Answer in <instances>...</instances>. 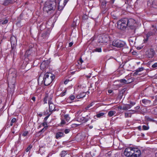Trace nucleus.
I'll return each mask as SVG.
<instances>
[{"label": "nucleus", "mask_w": 157, "mask_h": 157, "mask_svg": "<svg viewBox=\"0 0 157 157\" xmlns=\"http://www.w3.org/2000/svg\"><path fill=\"white\" fill-rule=\"evenodd\" d=\"M47 99L46 98H45L44 100V104H46L47 103Z\"/></svg>", "instance_id": "nucleus-50"}, {"label": "nucleus", "mask_w": 157, "mask_h": 157, "mask_svg": "<svg viewBox=\"0 0 157 157\" xmlns=\"http://www.w3.org/2000/svg\"><path fill=\"white\" fill-rule=\"evenodd\" d=\"M134 148L131 147L126 148L124 152V155L127 157H132Z\"/></svg>", "instance_id": "nucleus-8"}, {"label": "nucleus", "mask_w": 157, "mask_h": 157, "mask_svg": "<svg viewBox=\"0 0 157 157\" xmlns=\"http://www.w3.org/2000/svg\"><path fill=\"white\" fill-rule=\"evenodd\" d=\"M144 68L143 67H140L138 68L137 70L138 71L140 72L143 71L144 70Z\"/></svg>", "instance_id": "nucleus-41"}, {"label": "nucleus", "mask_w": 157, "mask_h": 157, "mask_svg": "<svg viewBox=\"0 0 157 157\" xmlns=\"http://www.w3.org/2000/svg\"><path fill=\"white\" fill-rule=\"evenodd\" d=\"M131 108V106H130V105H126L122 107V109L124 110H127L129 109H130Z\"/></svg>", "instance_id": "nucleus-24"}, {"label": "nucleus", "mask_w": 157, "mask_h": 157, "mask_svg": "<svg viewBox=\"0 0 157 157\" xmlns=\"http://www.w3.org/2000/svg\"><path fill=\"white\" fill-rule=\"evenodd\" d=\"M48 117H46L44 118V120H46L48 118Z\"/></svg>", "instance_id": "nucleus-62"}, {"label": "nucleus", "mask_w": 157, "mask_h": 157, "mask_svg": "<svg viewBox=\"0 0 157 157\" xmlns=\"http://www.w3.org/2000/svg\"><path fill=\"white\" fill-rule=\"evenodd\" d=\"M83 94H84L83 96H82L81 94H79L77 95L76 97L78 99H79L81 98H83L86 95V93H83Z\"/></svg>", "instance_id": "nucleus-28"}, {"label": "nucleus", "mask_w": 157, "mask_h": 157, "mask_svg": "<svg viewBox=\"0 0 157 157\" xmlns=\"http://www.w3.org/2000/svg\"><path fill=\"white\" fill-rule=\"evenodd\" d=\"M73 43L72 42H71L69 44V47H71V46H72V45L73 44Z\"/></svg>", "instance_id": "nucleus-52"}, {"label": "nucleus", "mask_w": 157, "mask_h": 157, "mask_svg": "<svg viewBox=\"0 0 157 157\" xmlns=\"http://www.w3.org/2000/svg\"><path fill=\"white\" fill-rule=\"evenodd\" d=\"M128 19L124 18L119 21L117 22L118 29L124 30L128 26Z\"/></svg>", "instance_id": "nucleus-4"}, {"label": "nucleus", "mask_w": 157, "mask_h": 157, "mask_svg": "<svg viewBox=\"0 0 157 157\" xmlns=\"http://www.w3.org/2000/svg\"><path fill=\"white\" fill-rule=\"evenodd\" d=\"M112 92H113V90H109L108 91V92L109 94H111V93H112Z\"/></svg>", "instance_id": "nucleus-53"}, {"label": "nucleus", "mask_w": 157, "mask_h": 157, "mask_svg": "<svg viewBox=\"0 0 157 157\" xmlns=\"http://www.w3.org/2000/svg\"><path fill=\"white\" fill-rule=\"evenodd\" d=\"M142 128L144 130H147L148 129V127L146 125H143L142 126Z\"/></svg>", "instance_id": "nucleus-39"}, {"label": "nucleus", "mask_w": 157, "mask_h": 157, "mask_svg": "<svg viewBox=\"0 0 157 157\" xmlns=\"http://www.w3.org/2000/svg\"><path fill=\"white\" fill-rule=\"evenodd\" d=\"M55 76L51 73L45 74L43 78V81L45 86L49 85L54 79Z\"/></svg>", "instance_id": "nucleus-2"}, {"label": "nucleus", "mask_w": 157, "mask_h": 157, "mask_svg": "<svg viewBox=\"0 0 157 157\" xmlns=\"http://www.w3.org/2000/svg\"><path fill=\"white\" fill-rule=\"evenodd\" d=\"M142 102L146 105H149L151 103V101L150 100L146 99H144L142 100Z\"/></svg>", "instance_id": "nucleus-21"}, {"label": "nucleus", "mask_w": 157, "mask_h": 157, "mask_svg": "<svg viewBox=\"0 0 157 157\" xmlns=\"http://www.w3.org/2000/svg\"><path fill=\"white\" fill-rule=\"evenodd\" d=\"M136 104V103L134 102H131L130 103V106H131V107L134 105Z\"/></svg>", "instance_id": "nucleus-46"}, {"label": "nucleus", "mask_w": 157, "mask_h": 157, "mask_svg": "<svg viewBox=\"0 0 157 157\" xmlns=\"http://www.w3.org/2000/svg\"><path fill=\"white\" fill-rule=\"evenodd\" d=\"M46 129V128H44L42 129H41L40 131V132H44L45 131Z\"/></svg>", "instance_id": "nucleus-49"}, {"label": "nucleus", "mask_w": 157, "mask_h": 157, "mask_svg": "<svg viewBox=\"0 0 157 157\" xmlns=\"http://www.w3.org/2000/svg\"><path fill=\"white\" fill-rule=\"evenodd\" d=\"M116 113V112L114 110H111L109 111L108 114V116L109 117H111L114 115Z\"/></svg>", "instance_id": "nucleus-23"}, {"label": "nucleus", "mask_w": 157, "mask_h": 157, "mask_svg": "<svg viewBox=\"0 0 157 157\" xmlns=\"http://www.w3.org/2000/svg\"><path fill=\"white\" fill-rule=\"evenodd\" d=\"M94 104V102H91L90 104L88 105L85 108L86 110H84L85 111H86V110H88L89 108L91 107Z\"/></svg>", "instance_id": "nucleus-26"}, {"label": "nucleus", "mask_w": 157, "mask_h": 157, "mask_svg": "<svg viewBox=\"0 0 157 157\" xmlns=\"http://www.w3.org/2000/svg\"><path fill=\"white\" fill-rule=\"evenodd\" d=\"M121 83H123V84H127V81L125 79H120L119 80Z\"/></svg>", "instance_id": "nucleus-31"}, {"label": "nucleus", "mask_w": 157, "mask_h": 157, "mask_svg": "<svg viewBox=\"0 0 157 157\" xmlns=\"http://www.w3.org/2000/svg\"><path fill=\"white\" fill-rule=\"evenodd\" d=\"M16 121V119L15 118H13L11 121L10 123V126H12L13 124V123H15Z\"/></svg>", "instance_id": "nucleus-27"}, {"label": "nucleus", "mask_w": 157, "mask_h": 157, "mask_svg": "<svg viewBox=\"0 0 157 157\" xmlns=\"http://www.w3.org/2000/svg\"><path fill=\"white\" fill-rule=\"evenodd\" d=\"M105 114V113H104L99 112L97 114L96 116L98 118H101L103 117Z\"/></svg>", "instance_id": "nucleus-22"}, {"label": "nucleus", "mask_w": 157, "mask_h": 157, "mask_svg": "<svg viewBox=\"0 0 157 157\" xmlns=\"http://www.w3.org/2000/svg\"><path fill=\"white\" fill-rule=\"evenodd\" d=\"M109 40V36L107 35L100 36L98 37V42L103 44L106 43Z\"/></svg>", "instance_id": "nucleus-6"}, {"label": "nucleus", "mask_w": 157, "mask_h": 157, "mask_svg": "<svg viewBox=\"0 0 157 157\" xmlns=\"http://www.w3.org/2000/svg\"><path fill=\"white\" fill-rule=\"evenodd\" d=\"M93 128V126H89V128L90 129H92Z\"/></svg>", "instance_id": "nucleus-58"}, {"label": "nucleus", "mask_w": 157, "mask_h": 157, "mask_svg": "<svg viewBox=\"0 0 157 157\" xmlns=\"http://www.w3.org/2000/svg\"><path fill=\"white\" fill-rule=\"evenodd\" d=\"M135 108H136V109H138L140 108V107L139 106H137Z\"/></svg>", "instance_id": "nucleus-57"}, {"label": "nucleus", "mask_w": 157, "mask_h": 157, "mask_svg": "<svg viewBox=\"0 0 157 157\" xmlns=\"http://www.w3.org/2000/svg\"><path fill=\"white\" fill-rule=\"evenodd\" d=\"M81 113L80 112H77L75 114L76 119V121L79 122L85 123L87 122L89 120L88 115L86 116V117H84L81 116L79 115Z\"/></svg>", "instance_id": "nucleus-5"}, {"label": "nucleus", "mask_w": 157, "mask_h": 157, "mask_svg": "<svg viewBox=\"0 0 157 157\" xmlns=\"http://www.w3.org/2000/svg\"><path fill=\"white\" fill-rule=\"evenodd\" d=\"M132 54L133 55H135V53H136V52H132Z\"/></svg>", "instance_id": "nucleus-63"}, {"label": "nucleus", "mask_w": 157, "mask_h": 157, "mask_svg": "<svg viewBox=\"0 0 157 157\" xmlns=\"http://www.w3.org/2000/svg\"><path fill=\"white\" fill-rule=\"evenodd\" d=\"M94 51L96 52H101V48H95Z\"/></svg>", "instance_id": "nucleus-36"}, {"label": "nucleus", "mask_w": 157, "mask_h": 157, "mask_svg": "<svg viewBox=\"0 0 157 157\" xmlns=\"http://www.w3.org/2000/svg\"><path fill=\"white\" fill-rule=\"evenodd\" d=\"M65 121L66 120L64 119H61V122L60 123L61 126H63L66 123Z\"/></svg>", "instance_id": "nucleus-32"}, {"label": "nucleus", "mask_w": 157, "mask_h": 157, "mask_svg": "<svg viewBox=\"0 0 157 157\" xmlns=\"http://www.w3.org/2000/svg\"><path fill=\"white\" fill-rule=\"evenodd\" d=\"M49 63V62L48 60H44L42 63L40 65V67L41 69L43 70L45 68L48 67Z\"/></svg>", "instance_id": "nucleus-13"}, {"label": "nucleus", "mask_w": 157, "mask_h": 157, "mask_svg": "<svg viewBox=\"0 0 157 157\" xmlns=\"http://www.w3.org/2000/svg\"><path fill=\"white\" fill-rule=\"evenodd\" d=\"M155 52L153 48L147 49L146 52V55L148 58H152L155 55Z\"/></svg>", "instance_id": "nucleus-9"}, {"label": "nucleus", "mask_w": 157, "mask_h": 157, "mask_svg": "<svg viewBox=\"0 0 157 157\" xmlns=\"http://www.w3.org/2000/svg\"><path fill=\"white\" fill-rule=\"evenodd\" d=\"M66 90H65L63 92H62L60 94V96L63 97L65 95L66 93Z\"/></svg>", "instance_id": "nucleus-38"}, {"label": "nucleus", "mask_w": 157, "mask_h": 157, "mask_svg": "<svg viewBox=\"0 0 157 157\" xmlns=\"http://www.w3.org/2000/svg\"><path fill=\"white\" fill-rule=\"evenodd\" d=\"M32 99L34 101H35V99H36V98L35 97H33L32 98Z\"/></svg>", "instance_id": "nucleus-54"}, {"label": "nucleus", "mask_w": 157, "mask_h": 157, "mask_svg": "<svg viewBox=\"0 0 157 157\" xmlns=\"http://www.w3.org/2000/svg\"><path fill=\"white\" fill-rule=\"evenodd\" d=\"M39 115L40 117H41L42 116V114H39Z\"/></svg>", "instance_id": "nucleus-60"}, {"label": "nucleus", "mask_w": 157, "mask_h": 157, "mask_svg": "<svg viewBox=\"0 0 157 157\" xmlns=\"http://www.w3.org/2000/svg\"><path fill=\"white\" fill-rule=\"evenodd\" d=\"M32 145H29L26 149V152H28L32 148Z\"/></svg>", "instance_id": "nucleus-34"}, {"label": "nucleus", "mask_w": 157, "mask_h": 157, "mask_svg": "<svg viewBox=\"0 0 157 157\" xmlns=\"http://www.w3.org/2000/svg\"><path fill=\"white\" fill-rule=\"evenodd\" d=\"M56 5L55 0H48L44 4V11L48 13L49 11L53 10L55 9Z\"/></svg>", "instance_id": "nucleus-1"}, {"label": "nucleus", "mask_w": 157, "mask_h": 157, "mask_svg": "<svg viewBox=\"0 0 157 157\" xmlns=\"http://www.w3.org/2000/svg\"><path fill=\"white\" fill-rule=\"evenodd\" d=\"M66 154L67 151H62L60 153L61 157H64Z\"/></svg>", "instance_id": "nucleus-30"}, {"label": "nucleus", "mask_w": 157, "mask_h": 157, "mask_svg": "<svg viewBox=\"0 0 157 157\" xmlns=\"http://www.w3.org/2000/svg\"><path fill=\"white\" fill-rule=\"evenodd\" d=\"M153 68H155L157 67V63H155L152 66Z\"/></svg>", "instance_id": "nucleus-45"}, {"label": "nucleus", "mask_w": 157, "mask_h": 157, "mask_svg": "<svg viewBox=\"0 0 157 157\" xmlns=\"http://www.w3.org/2000/svg\"><path fill=\"white\" fill-rule=\"evenodd\" d=\"M141 74L139 73V72L138 71V70L137 69L135 71V72H134L133 73V75L134 76L137 75H140Z\"/></svg>", "instance_id": "nucleus-29"}, {"label": "nucleus", "mask_w": 157, "mask_h": 157, "mask_svg": "<svg viewBox=\"0 0 157 157\" xmlns=\"http://www.w3.org/2000/svg\"><path fill=\"white\" fill-rule=\"evenodd\" d=\"M133 78H130L129 79H128L127 80H126V81H127V83L128 84L129 83H130L132 82L133 81Z\"/></svg>", "instance_id": "nucleus-35"}, {"label": "nucleus", "mask_w": 157, "mask_h": 157, "mask_svg": "<svg viewBox=\"0 0 157 157\" xmlns=\"http://www.w3.org/2000/svg\"><path fill=\"white\" fill-rule=\"evenodd\" d=\"M64 119L67 122H68L70 121V118L69 117L68 115H67V114L65 115L64 116Z\"/></svg>", "instance_id": "nucleus-25"}, {"label": "nucleus", "mask_w": 157, "mask_h": 157, "mask_svg": "<svg viewBox=\"0 0 157 157\" xmlns=\"http://www.w3.org/2000/svg\"><path fill=\"white\" fill-rule=\"evenodd\" d=\"M132 111V113L127 112V113H125V117L126 118V117H131L132 114H133V113L137 112V111H136V110H129V111Z\"/></svg>", "instance_id": "nucleus-17"}, {"label": "nucleus", "mask_w": 157, "mask_h": 157, "mask_svg": "<svg viewBox=\"0 0 157 157\" xmlns=\"http://www.w3.org/2000/svg\"><path fill=\"white\" fill-rule=\"evenodd\" d=\"M115 0H111V3H113L114 2Z\"/></svg>", "instance_id": "nucleus-56"}, {"label": "nucleus", "mask_w": 157, "mask_h": 157, "mask_svg": "<svg viewBox=\"0 0 157 157\" xmlns=\"http://www.w3.org/2000/svg\"><path fill=\"white\" fill-rule=\"evenodd\" d=\"M42 125L44 127V128H47V124L46 122H44L42 123Z\"/></svg>", "instance_id": "nucleus-44"}, {"label": "nucleus", "mask_w": 157, "mask_h": 157, "mask_svg": "<svg viewBox=\"0 0 157 157\" xmlns=\"http://www.w3.org/2000/svg\"><path fill=\"white\" fill-rule=\"evenodd\" d=\"M155 156L156 157H157V152L155 154Z\"/></svg>", "instance_id": "nucleus-61"}, {"label": "nucleus", "mask_w": 157, "mask_h": 157, "mask_svg": "<svg viewBox=\"0 0 157 157\" xmlns=\"http://www.w3.org/2000/svg\"><path fill=\"white\" fill-rule=\"evenodd\" d=\"M83 62V61L81 58L78 61V63L79 65L81 64Z\"/></svg>", "instance_id": "nucleus-40"}, {"label": "nucleus", "mask_w": 157, "mask_h": 157, "mask_svg": "<svg viewBox=\"0 0 157 157\" xmlns=\"http://www.w3.org/2000/svg\"><path fill=\"white\" fill-rule=\"evenodd\" d=\"M75 98V96L71 94L69 98L67 100V101L68 103L71 102V101L73 100Z\"/></svg>", "instance_id": "nucleus-19"}, {"label": "nucleus", "mask_w": 157, "mask_h": 157, "mask_svg": "<svg viewBox=\"0 0 157 157\" xmlns=\"http://www.w3.org/2000/svg\"><path fill=\"white\" fill-rule=\"evenodd\" d=\"M157 31V29L156 27L152 25L150 32L146 34V37H149L151 36H153L155 34Z\"/></svg>", "instance_id": "nucleus-11"}, {"label": "nucleus", "mask_w": 157, "mask_h": 157, "mask_svg": "<svg viewBox=\"0 0 157 157\" xmlns=\"http://www.w3.org/2000/svg\"><path fill=\"white\" fill-rule=\"evenodd\" d=\"M153 113L157 115V107H155L154 108L153 110Z\"/></svg>", "instance_id": "nucleus-37"}, {"label": "nucleus", "mask_w": 157, "mask_h": 157, "mask_svg": "<svg viewBox=\"0 0 157 157\" xmlns=\"http://www.w3.org/2000/svg\"><path fill=\"white\" fill-rule=\"evenodd\" d=\"M17 40L16 37L14 36H12L10 38V42L11 47L13 48L15 46L17 43Z\"/></svg>", "instance_id": "nucleus-14"}, {"label": "nucleus", "mask_w": 157, "mask_h": 157, "mask_svg": "<svg viewBox=\"0 0 157 157\" xmlns=\"http://www.w3.org/2000/svg\"><path fill=\"white\" fill-rule=\"evenodd\" d=\"M141 136H144V134L143 133H141Z\"/></svg>", "instance_id": "nucleus-59"}, {"label": "nucleus", "mask_w": 157, "mask_h": 157, "mask_svg": "<svg viewBox=\"0 0 157 157\" xmlns=\"http://www.w3.org/2000/svg\"><path fill=\"white\" fill-rule=\"evenodd\" d=\"M48 104L49 107V111L52 112L54 110L55 108V106L51 100L48 101Z\"/></svg>", "instance_id": "nucleus-16"}, {"label": "nucleus", "mask_w": 157, "mask_h": 157, "mask_svg": "<svg viewBox=\"0 0 157 157\" xmlns=\"http://www.w3.org/2000/svg\"><path fill=\"white\" fill-rule=\"evenodd\" d=\"M68 82L69 80L67 79L64 81V83L65 84H67L68 83Z\"/></svg>", "instance_id": "nucleus-51"}, {"label": "nucleus", "mask_w": 157, "mask_h": 157, "mask_svg": "<svg viewBox=\"0 0 157 157\" xmlns=\"http://www.w3.org/2000/svg\"><path fill=\"white\" fill-rule=\"evenodd\" d=\"M13 1L12 0H4L3 5L5 6L13 3Z\"/></svg>", "instance_id": "nucleus-18"}, {"label": "nucleus", "mask_w": 157, "mask_h": 157, "mask_svg": "<svg viewBox=\"0 0 157 157\" xmlns=\"http://www.w3.org/2000/svg\"><path fill=\"white\" fill-rule=\"evenodd\" d=\"M86 77L87 78H90V77L91 76L90 75H87Z\"/></svg>", "instance_id": "nucleus-55"}, {"label": "nucleus", "mask_w": 157, "mask_h": 157, "mask_svg": "<svg viewBox=\"0 0 157 157\" xmlns=\"http://www.w3.org/2000/svg\"><path fill=\"white\" fill-rule=\"evenodd\" d=\"M125 44V42L124 41L119 40H114L112 43L113 46L118 48L123 47Z\"/></svg>", "instance_id": "nucleus-7"}, {"label": "nucleus", "mask_w": 157, "mask_h": 157, "mask_svg": "<svg viewBox=\"0 0 157 157\" xmlns=\"http://www.w3.org/2000/svg\"><path fill=\"white\" fill-rule=\"evenodd\" d=\"M70 131V130L69 129H66L64 130V132L65 134H67Z\"/></svg>", "instance_id": "nucleus-42"}, {"label": "nucleus", "mask_w": 157, "mask_h": 157, "mask_svg": "<svg viewBox=\"0 0 157 157\" xmlns=\"http://www.w3.org/2000/svg\"><path fill=\"white\" fill-rule=\"evenodd\" d=\"M132 157H139L141 155V151L137 148H134Z\"/></svg>", "instance_id": "nucleus-12"}, {"label": "nucleus", "mask_w": 157, "mask_h": 157, "mask_svg": "<svg viewBox=\"0 0 157 157\" xmlns=\"http://www.w3.org/2000/svg\"><path fill=\"white\" fill-rule=\"evenodd\" d=\"M9 74L10 76L13 78V81L12 83L11 82H9L8 86L12 88H14L15 83V78L17 76L16 71L14 68H11L9 70Z\"/></svg>", "instance_id": "nucleus-3"}, {"label": "nucleus", "mask_w": 157, "mask_h": 157, "mask_svg": "<svg viewBox=\"0 0 157 157\" xmlns=\"http://www.w3.org/2000/svg\"><path fill=\"white\" fill-rule=\"evenodd\" d=\"M149 37H146V38L144 39V43H146L148 40Z\"/></svg>", "instance_id": "nucleus-47"}, {"label": "nucleus", "mask_w": 157, "mask_h": 157, "mask_svg": "<svg viewBox=\"0 0 157 157\" xmlns=\"http://www.w3.org/2000/svg\"><path fill=\"white\" fill-rule=\"evenodd\" d=\"M128 26L130 27L134 26L136 23V21L134 19L131 18L128 20Z\"/></svg>", "instance_id": "nucleus-15"}, {"label": "nucleus", "mask_w": 157, "mask_h": 157, "mask_svg": "<svg viewBox=\"0 0 157 157\" xmlns=\"http://www.w3.org/2000/svg\"><path fill=\"white\" fill-rule=\"evenodd\" d=\"M58 9L59 10L63 9L68 0H59Z\"/></svg>", "instance_id": "nucleus-10"}, {"label": "nucleus", "mask_w": 157, "mask_h": 157, "mask_svg": "<svg viewBox=\"0 0 157 157\" xmlns=\"http://www.w3.org/2000/svg\"><path fill=\"white\" fill-rule=\"evenodd\" d=\"M147 120L148 121H155L153 119L150 118H148L147 119Z\"/></svg>", "instance_id": "nucleus-48"}, {"label": "nucleus", "mask_w": 157, "mask_h": 157, "mask_svg": "<svg viewBox=\"0 0 157 157\" xmlns=\"http://www.w3.org/2000/svg\"><path fill=\"white\" fill-rule=\"evenodd\" d=\"M64 136V134L63 132H58L56 133V138L57 139L63 136Z\"/></svg>", "instance_id": "nucleus-20"}, {"label": "nucleus", "mask_w": 157, "mask_h": 157, "mask_svg": "<svg viewBox=\"0 0 157 157\" xmlns=\"http://www.w3.org/2000/svg\"><path fill=\"white\" fill-rule=\"evenodd\" d=\"M155 100L157 101V95L156 96V98Z\"/></svg>", "instance_id": "nucleus-64"}, {"label": "nucleus", "mask_w": 157, "mask_h": 157, "mask_svg": "<svg viewBox=\"0 0 157 157\" xmlns=\"http://www.w3.org/2000/svg\"><path fill=\"white\" fill-rule=\"evenodd\" d=\"M8 22V21L7 19H5L4 21H0V23H1L3 25L6 24Z\"/></svg>", "instance_id": "nucleus-33"}, {"label": "nucleus", "mask_w": 157, "mask_h": 157, "mask_svg": "<svg viewBox=\"0 0 157 157\" xmlns=\"http://www.w3.org/2000/svg\"><path fill=\"white\" fill-rule=\"evenodd\" d=\"M28 132H27V131H25V132H24L22 134V135L24 136H26L28 134Z\"/></svg>", "instance_id": "nucleus-43"}]
</instances>
